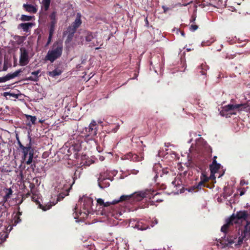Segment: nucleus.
Listing matches in <instances>:
<instances>
[{
  "instance_id": "1",
  "label": "nucleus",
  "mask_w": 250,
  "mask_h": 250,
  "mask_svg": "<svg viewBox=\"0 0 250 250\" xmlns=\"http://www.w3.org/2000/svg\"><path fill=\"white\" fill-rule=\"evenodd\" d=\"M250 239V219L239 227L237 231L229 235L227 238H223L220 244L222 248L229 247L234 244L236 248L242 246L244 242Z\"/></svg>"
},
{
  "instance_id": "2",
  "label": "nucleus",
  "mask_w": 250,
  "mask_h": 250,
  "mask_svg": "<svg viewBox=\"0 0 250 250\" xmlns=\"http://www.w3.org/2000/svg\"><path fill=\"white\" fill-rule=\"evenodd\" d=\"M250 110V101L246 103L241 104H229L224 106L223 109L220 112V114L222 116H225L226 118L230 117L232 115H235L236 113L234 112L235 110Z\"/></svg>"
},
{
  "instance_id": "3",
  "label": "nucleus",
  "mask_w": 250,
  "mask_h": 250,
  "mask_svg": "<svg viewBox=\"0 0 250 250\" xmlns=\"http://www.w3.org/2000/svg\"><path fill=\"white\" fill-rule=\"evenodd\" d=\"M148 194V191H138L128 195H123L120 197L119 200H113L112 203L114 205L119 202L126 201L127 203L134 204L136 202L142 201L144 197H150V196L147 195Z\"/></svg>"
},
{
  "instance_id": "4",
  "label": "nucleus",
  "mask_w": 250,
  "mask_h": 250,
  "mask_svg": "<svg viewBox=\"0 0 250 250\" xmlns=\"http://www.w3.org/2000/svg\"><path fill=\"white\" fill-rule=\"evenodd\" d=\"M62 42L60 41L55 42L53 43L51 49L48 51L45 56V59L50 61L51 62H54L56 59L62 56Z\"/></svg>"
},
{
  "instance_id": "5",
  "label": "nucleus",
  "mask_w": 250,
  "mask_h": 250,
  "mask_svg": "<svg viewBox=\"0 0 250 250\" xmlns=\"http://www.w3.org/2000/svg\"><path fill=\"white\" fill-rule=\"evenodd\" d=\"M230 217L235 224L239 223V221H245L246 222L250 219V213L247 210H240L236 212L235 214H232Z\"/></svg>"
},
{
  "instance_id": "6",
  "label": "nucleus",
  "mask_w": 250,
  "mask_h": 250,
  "mask_svg": "<svg viewBox=\"0 0 250 250\" xmlns=\"http://www.w3.org/2000/svg\"><path fill=\"white\" fill-rule=\"evenodd\" d=\"M97 124L95 121L92 120L89 125L85 127L84 133L85 137L89 138V140H93L97 135Z\"/></svg>"
},
{
  "instance_id": "7",
  "label": "nucleus",
  "mask_w": 250,
  "mask_h": 250,
  "mask_svg": "<svg viewBox=\"0 0 250 250\" xmlns=\"http://www.w3.org/2000/svg\"><path fill=\"white\" fill-rule=\"evenodd\" d=\"M19 63L21 66L27 65L30 61L29 50L24 47L20 48Z\"/></svg>"
},
{
  "instance_id": "8",
  "label": "nucleus",
  "mask_w": 250,
  "mask_h": 250,
  "mask_svg": "<svg viewBox=\"0 0 250 250\" xmlns=\"http://www.w3.org/2000/svg\"><path fill=\"white\" fill-rule=\"evenodd\" d=\"M82 200H83V211L84 213L87 215L91 213L94 210L92 208L93 201L92 198L87 196H83Z\"/></svg>"
},
{
  "instance_id": "9",
  "label": "nucleus",
  "mask_w": 250,
  "mask_h": 250,
  "mask_svg": "<svg viewBox=\"0 0 250 250\" xmlns=\"http://www.w3.org/2000/svg\"><path fill=\"white\" fill-rule=\"evenodd\" d=\"M85 40L86 42H90L92 46H96L101 44V40L97 38V35L95 33H92L90 31H87L85 33Z\"/></svg>"
},
{
  "instance_id": "10",
  "label": "nucleus",
  "mask_w": 250,
  "mask_h": 250,
  "mask_svg": "<svg viewBox=\"0 0 250 250\" xmlns=\"http://www.w3.org/2000/svg\"><path fill=\"white\" fill-rule=\"evenodd\" d=\"M235 224V223L233 222V220L231 219L230 216L226 219L225 221V224L221 227V231L223 232L225 235L223 237H222L220 239H219V242H221V240L223 239V238L226 237L227 238L229 235H231V234H229L228 236H226L227 233L230 230L231 228L233 227V225ZM233 233H232V234Z\"/></svg>"
},
{
  "instance_id": "11",
  "label": "nucleus",
  "mask_w": 250,
  "mask_h": 250,
  "mask_svg": "<svg viewBox=\"0 0 250 250\" xmlns=\"http://www.w3.org/2000/svg\"><path fill=\"white\" fill-rule=\"evenodd\" d=\"M67 195L68 193H61L58 195L57 200L55 203H48V204L44 205H40V208L43 211H46L47 210L49 209L53 206H54L58 202V201H60L63 199L64 197Z\"/></svg>"
},
{
  "instance_id": "12",
  "label": "nucleus",
  "mask_w": 250,
  "mask_h": 250,
  "mask_svg": "<svg viewBox=\"0 0 250 250\" xmlns=\"http://www.w3.org/2000/svg\"><path fill=\"white\" fill-rule=\"evenodd\" d=\"M208 69V66L206 63H202L199 66L196 68L197 75L202 76V80L204 81L207 77V71Z\"/></svg>"
},
{
  "instance_id": "13",
  "label": "nucleus",
  "mask_w": 250,
  "mask_h": 250,
  "mask_svg": "<svg viewBox=\"0 0 250 250\" xmlns=\"http://www.w3.org/2000/svg\"><path fill=\"white\" fill-rule=\"evenodd\" d=\"M143 192H146L148 191L149 194L147 195L150 196V197H146V198H148L149 199H152V202H162L163 201V199L162 198H160L158 197L160 195V194L158 192H156L154 190H151V189H146L145 191Z\"/></svg>"
},
{
  "instance_id": "14",
  "label": "nucleus",
  "mask_w": 250,
  "mask_h": 250,
  "mask_svg": "<svg viewBox=\"0 0 250 250\" xmlns=\"http://www.w3.org/2000/svg\"><path fill=\"white\" fill-rule=\"evenodd\" d=\"M76 31L77 29L71 25L68 27L67 30L64 33V34L67 35L65 42L69 43L72 40Z\"/></svg>"
},
{
  "instance_id": "15",
  "label": "nucleus",
  "mask_w": 250,
  "mask_h": 250,
  "mask_svg": "<svg viewBox=\"0 0 250 250\" xmlns=\"http://www.w3.org/2000/svg\"><path fill=\"white\" fill-rule=\"evenodd\" d=\"M21 72L22 70L20 69L13 73H9L4 77H0V83L5 82L10 79L17 77Z\"/></svg>"
},
{
  "instance_id": "16",
  "label": "nucleus",
  "mask_w": 250,
  "mask_h": 250,
  "mask_svg": "<svg viewBox=\"0 0 250 250\" xmlns=\"http://www.w3.org/2000/svg\"><path fill=\"white\" fill-rule=\"evenodd\" d=\"M29 143L26 146V148L22 149V153L23 154V156L22 157V159L23 161H25L26 158L28 155H29L30 152L34 153V149L31 147V138L29 137Z\"/></svg>"
},
{
  "instance_id": "17",
  "label": "nucleus",
  "mask_w": 250,
  "mask_h": 250,
  "mask_svg": "<svg viewBox=\"0 0 250 250\" xmlns=\"http://www.w3.org/2000/svg\"><path fill=\"white\" fill-rule=\"evenodd\" d=\"M221 166L220 164L217 163L216 160L213 161L212 164L209 166L211 174H214L217 173Z\"/></svg>"
},
{
  "instance_id": "18",
  "label": "nucleus",
  "mask_w": 250,
  "mask_h": 250,
  "mask_svg": "<svg viewBox=\"0 0 250 250\" xmlns=\"http://www.w3.org/2000/svg\"><path fill=\"white\" fill-rule=\"evenodd\" d=\"M33 25L31 22L21 23L19 24L18 28H21L24 32H28Z\"/></svg>"
},
{
  "instance_id": "19",
  "label": "nucleus",
  "mask_w": 250,
  "mask_h": 250,
  "mask_svg": "<svg viewBox=\"0 0 250 250\" xmlns=\"http://www.w3.org/2000/svg\"><path fill=\"white\" fill-rule=\"evenodd\" d=\"M41 72L40 70L32 72L31 75L32 76L29 77L26 79L27 80L31 81L33 82H38L39 81V78L40 76L39 74Z\"/></svg>"
},
{
  "instance_id": "20",
  "label": "nucleus",
  "mask_w": 250,
  "mask_h": 250,
  "mask_svg": "<svg viewBox=\"0 0 250 250\" xmlns=\"http://www.w3.org/2000/svg\"><path fill=\"white\" fill-rule=\"evenodd\" d=\"M23 7L25 10L31 13L35 14L37 12V8L32 4H23Z\"/></svg>"
},
{
  "instance_id": "21",
  "label": "nucleus",
  "mask_w": 250,
  "mask_h": 250,
  "mask_svg": "<svg viewBox=\"0 0 250 250\" xmlns=\"http://www.w3.org/2000/svg\"><path fill=\"white\" fill-rule=\"evenodd\" d=\"M200 170L202 171L201 175L200 176L201 181L206 183L209 180V178L206 174L205 172L203 171L205 168V166L204 165H201L199 166H197Z\"/></svg>"
},
{
  "instance_id": "22",
  "label": "nucleus",
  "mask_w": 250,
  "mask_h": 250,
  "mask_svg": "<svg viewBox=\"0 0 250 250\" xmlns=\"http://www.w3.org/2000/svg\"><path fill=\"white\" fill-rule=\"evenodd\" d=\"M82 23L81 15L80 13H77L75 21L71 25L77 29L81 26Z\"/></svg>"
},
{
  "instance_id": "23",
  "label": "nucleus",
  "mask_w": 250,
  "mask_h": 250,
  "mask_svg": "<svg viewBox=\"0 0 250 250\" xmlns=\"http://www.w3.org/2000/svg\"><path fill=\"white\" fill-rule=\"evenodd\" d=\"M208 187V186L206 185V183L200 181V182L197 185H194L193 187H191L189 188V191H194L195 189H197L198 190L201 189L202 187Z\"/></svg>"
},
{
  "instance_id": "24",
  "label": "nucleus",
  "mask_w": 250,
  "mask_h": 250,
  "mask_svg": "<svg viewBox=\"0 0 250 250\" xmlns=\"http://www.w3.org/2000/svg\"><path fill=\"white\" fill-rule=\"evenodd\" d=\"M49 19L50 21V22L57 23V11L55 9L54 10H53L49 15Z\"/></svg>"
},
{
  "instance_id": "25",
  "label": "nucleus",
  "mask_w": 250,
  "mask_h": 250,
  "mask_svg": "<svg viewBox=\"0 0 250 250\" xmlns=\"http://www.w3.org/2000/svg\"><path fill=\"white\" fill-rule=\"evenodd\" d=\"M51 0H42V8L44 11H47L50 5Z\"/></svg>"
},
{
  "instance_id": "26",
  "label": "nucleus",
  "mask_w": 250,
  "mask_h": 250,
  "mask_svg": "<svg viewBox=\"0 0 250 250\" xmlns=\"http://www.w3.org/2000/svg\"><path fill=\"white\" fill-rule=\"evenodd\" d=\"M62 71L60 69H56L52 71L49 72V75L52 77H55L57 76H59L62 74Z\"/></svg>"
},
{
  "instance_id": "27",
  "label": "nucleus",
  "mask_w": 250,
  "mask_h": 250,
  "mask_svg": "<svg viewBox=\"0 0 250 250\" xmlns=\"http://www.w3.org/2000/svg\"><path fill=\"white\" fill-rule=\"evenodd\" d=\"M56 24L57 23L49 22V35H52V36L53 35L54 31H55V26H56Z\"/></svg>"
},
{
  "instance_id": "28",
  "label": "nucleus",
  "mask_w": 250,
  "mask_h": 250,
  "mask_svg": "<svg viewBox=\"0 0 250 250\" xmlns=\"http://www.w3.org/2000/svg\"><path fill=\"white\" fill-rule=\"evenodd\" d=\"M132 156L131 161L133 162H140L143 159V157L139 156L136 154H133Z\"/></svg>"
},
{
  "instance_id": "29",
  "label": "nucleus",
  "mask_w": 250,
  "mask_h": 250,
  "mask_svg": "<svg viewBox=\"0 0 250 250\" xmlns=\"http://www.w3.org/2000/svg\"><path fill=\"white\" fill-rule=\"evenodd\" d=\"M3 96L5 97H6L7 96H9L10 97H12L15 99H17L19 98V94H16L12 92H4L3 93Z\"/></svg>"
},
{
  "instance_id": "30",
  "label": "nucleus",
  "mask_w": 250,
  "mask_h": 250,
  "mask_svg": "<svg viewBox=\"0 0 250 250\" xmlns=\"http://www.w3.org/2000/svg\"><path fill=\"white\" fill-rule=\"evenodd\" d=\"M26 117L27 120H30V122L32 123V125H35L36 124V121L37 120V118L36 116H31L29 115H26Z\"/></svg>"
},
{
  "instance_id": "31",
  "label": "nucleus",
  "mask_w": 250,
  "mask_h": 250,
  "mask_svg": "<svg viewBox=\"0 0 250 250\" xmlns=\"http://www.w3.org/2000/svg\"><path fill=\"white\" fill-rule=\"evenodd\" d=\"M105 179L104 177H103L102 176V174L101 173L100 174L98 178V185L100 188H103L104 187L102 185V182L103 181H104Z\"/></svg>"
},
{
  "instance_id": "32",
  "label": "nucleus",
  "mask_w": 250,
  "mask_h": 250,
  "mask_svg": "<svg viewBox=\"0 0 250 250\" xmlns=\"http://www.w3.org/2000/svg\"><path fill=\"white\" fill-rule=\"evenodd\" d=\"M171 173V170L168 168H163L162 170V172L160 173V176L162 177L164 175H169Z\"/></svg>"
},
{
  "instance_id": "33",
  "label": "nucleus",
  "mask_w": 250,
  "mask_h": 250,
  "mask_svg": "<svg viewBox=\"0 0 250 250\" xmlns=\"http://www.w3.org/2000/svg\"><path fill=\"white\" fill-rule=\"evenodd\" d=\"M32 18H33V17L30 16H27V15H22L21 16L20 20L21 21H31L32 20Z\"/></svg>"
},
{
  "instance_id": "34",
  "label": "nucleus",
  "mask_w": 250,
  "mask_h": 250,
  "mask_svg": "<svg viewBox=\"0 0 250 250\" xmlns=\"http://www.w3.org/2000/svg\"><path fill=\"white\" fill-rule=\"evenodd\" d=\"M3 191L6 193L5 195L6 196V197H8L9 198L13 192L11 188H5L3 189Z\"/></svg>"
},
{
  "instance_id": "35",
  "label": "nucleus",
  "mask_w": 250,
  "mask_h": 250,
  "mask_svg": "<svg viewBox=\"0 0 250 250\" xmlns=\"http://www.w3.org/2000/svg\"><path fill=\"white\" fill-rule=\"evenodd\" d=\"M25 38L23 36H17L15 38V40H16L18 44H21V43H23Z\"/></svg>"
},
{
  "instance_id": "36",
  "label": "nucleus",
  "mask_w": 250,
  "mask_h": 250,
  "mask_svg": "<svg viewBox=\"0 0 250 250\" xmlns=\"http://www.w3.org/2000/svg\"><path fill=\"white\" fill-rule=\"evenodd\" d=\"M34 156L33 152H30L29 155L28 156V159L27 161L26 162V164L27 165H30L33 161V158Z\"/></svg>"
},
{
  "instance_id": "37",
  "label": "nucleus",
  "mask_w": 250,
  "mask_h": 250,
  "mask_svg": "<svg viewBox=\"0 0 250 250\" xmlns=\"http://www.w3.org/2000/svg\"><path fill=\"white\" fill-rule=\"evenodd\" d=\"M21 221V219L20 218V216L16 215L14 217V224L15 225H17V224L20 223Z\"/></svg>"
},
{
  "instance_id": "38",
  "label": "nucleus",
  "mask_w": 250,
  "mask_h": 250,
  "mask_svg": "<svg viewBox=\"0 0 250 250\" xmlns=\"http://www.w3.org/2000/svg\"><path fill=\"white\" fill-rule=\"evenodd\" d=\"M238 190L240 192V193H239L240 195L242 196L245 194L247 189L245 188H239L238 189Z\"/></svg>"
},
{
  "instance_id": "39",
  "label": "nucleus",
  "mask_w": 250,
  "mask_h": 250,
  "mask_svg": "<svg viewBox=\"0 0 250 250\" xmlns=\"http://www.w3.org/2000/svg\"><path fill=\"white\" fill-rule=\"evenodd\" d=\"M7 61L5 59L4 61V64L3 67L2 66V71H6L8 69V66H7Z\"/></svg>"
},
{
  "instance_id": "40",
  "label": "nucleus",
  "mask_w": 250,
  "mask_h": 250,
  "mask_svg": "<svg viewBox=\"0 0 250 250\" xmlns=\"http://www.w3.org/2000/svg\"><path fill=\"white\" fill-rule=\"evenodd\" d=\"M8 199H9V197H6V196L4 195L3 197L2 201L0 202V204H2L3 205L8 201Z\"/></svg>"
},
{
  "instance_id": "41",
  "label": "nucleus",
  "mask_w": 250,
  "mask_h": 250,
  "mask_svg": "<svg viewBox=\"0 0 250 250\" xmlns=\"http://www.w3.org/2000/svg\"><path fill=\"white\" fill-rule=\"evenodd\" d=\"M198 28V26L195 24H191L190 27V30L192 31H195Z\"/></svg>"
},
{
  "instance_id": "42",
  "label": "nucleus",
  "mask_w": 250,
  "mask_h": 250,
  "mask_svg": "<svg viewBox=\"0 0 250 250\" xmlns=\"http://www.w3.org/2000/svg\"><path fill=\"white\" fill-rule=\"evenodd\" d=\"M137 228L138 229H140V230H145L147 228V227L146 226H143L142 225H140L139 224H138V225H136Z\"/></svg>"
},
{
  "instance_id": "43",
  "label": "nucleus",
  "mask_w": 250,
  "mask_h": 250,
  "mask_svg": "<svg viewBox=\"0 0 250 250\" xmlns=\"http://www.w3.org/2000/svg\"><path fill=\"white\" fill-rule=\"evenodd\" d=\"M31 199H32V200L35 202H36L37 203V204H39V207L40 208H40V205H41L40 202H39V201L36 199L35 196L34 195H33V196H32L31 197Z\"/></svg>"
},
{
  "instance_id": "44",
  "label": "nucleus",
  "mask_w": 250,
  "mask_h": 250,
  "mask_svg": "<svg viewBox=\"0 0 250 250\" xmlns=\"http://www.w3.org/2000/svg\"><path fill=\"white\" fill-rule=\"evenodd\" d=\"M97 204L101 206H103L104 204V200L101 198H99L97 200Z\"/></svg>"
},
{
  "instance_id": "45",
  "label": "nucleus",
  "mask_w": 250,
  "mask_h": 250,
  "mask_svg": "<svg viewBox=\"0 0 250 250\" xmlns=\"http://www.w3.org/2000/svg\"><path fill=\"white\" fill-rule=\"evenodd\" d=\"M133 153H132L131 152H129V153H127L126 155H125V158L127 159H130L131 161V159H132L131 155H133Z\"/></svg>"
},
{
  "instance_id": "46",
  "label": "nucleus",
  "mask_w": 250,
  "mask_h": 250,
  "mask_svg": "<svg viewBox=\"0 0 250 250\" xmlns=\"http://www.w3.org/2000/svg\"><path fill=\"white\" fill-rule=\"evenodd\" d=\"M29 196H30V192H28L26 194L23 195V196L22 197V200L20 202V203L19 204H21L23 199H25L26 198H28V197H29Z\"/></svg>"
},
{
  "instance_id": "47",
  "label": "nucleus",
  "mask_w": 250,
  "mask_h": 250,
  "mask_svg": "<svg viewBox=\"0 0 250 250\" xmlns=\"http://www.w3.org/2000/svg\"><path fill=\"white\" fill-rule=\"evenodd\" d=\"M52 36H53L52 35H49L47 42L45 46H48L50 44V43L51 41V40H52Z\"/></svg>"
},
{
  "instance_id": "48",
  "label": "nucleus",
  "mask_w": 250,
  "mask_h": 250,
  "mask_svg": "<svg viewBox=\"0 0 250 250\" xmlns=\"http://www.w3.org/2000/svg\"><path fill=\"white\" fill-rule=\"evenodd\" d=\"M111 204H113L112 203V202H107L106 203H104V204L103 206H104V207H108V206H109Z\"/></svg>"
},
{
  "instance_id": "49",
  "label": "nucleus",
  "mask_w": 250,
  "mask_h": 250,
  "mask_svg": "<svg viewBox=\"0 0 250 250\" xmlns=\"http://www.w3.org/2000/svg\"><path fill=\"white\" fill-rule=\"evenodd\" d=\"M2 57L0 56V71H2Z\"/></svg>"
},
{
  "instance_id": "50",
  "label": "nucleus",
  "mask_w": 250,
  "mask_h": 250,
  "mask_svg": "<svg viewBox=\"0 0 250 250\" xmlns=\"http://www.w3.org/2000/svg\"><path fill=\"white\" fill-rule=\"evenodd\" d=\"M18 143H19V145L20 147L22 150L24 149V148H26V146H24L23 145H22V144L19 141H18Z\"/></svg>"
},
{
  "instance_id": "51",
  "label": "nucleus",
  "mask_w": 250,
  "mask_h": 250,
  "mask_svg": "<svg viewBox=\"0 0 250 250\" xmlns=\"http://www.w3.org/2000/svg\"><path fill=\"white\" fill-rule=\"evenodd\" d=\"M18 212H17V214L16 215L20 216L21 215H22V212L20 211V208L19 207H18Z\"/></svg>"
},
{
  "instance_id": "52",
  "label": "nucleus",
  "mask_w": 250,
  "mask_h": 250,
  "mask_svg": "<svg viewBox=\"0 0 250 250\" xmlns=\"http://www.w3.org/2000/svg\"><path fill=\"white\" fill-rule=\"evenodd\" d=\"M162 8L164 10V13H166V12H167L168 10H169V8L167 7H166V6H162Z\"/></svg>"
},
{
  "instance_id": "53",
  "label": "nucleus",
  "mask_w": 250,
  "mask_h": 250,
  "mask_svg": "<svg viewBox=\"0 0 250 250\" xmlns=\"http://www.w3.org/2000/svg\"><path fill=\"white\" fill-rule=\"evenodd\" d=\"M196 17L194 16H192L191 19H190V22H193L195 21Z\"/></svg>"
},
{
  "instance_id": "54",
  "label": "nucleus",
  "mask_w": 250,
  "mask_h": 250,
  "mask_svg": "<svg viewBox=\"0 0 250 250\" xmlns=\"http://www.w3.org/2000/svg\"><path fill=\"white\" fill-rule=\"evenodd\" d=\"M78 171L77 170H76L74 173V177H73V179H74V180H75V178H77V172Z\"/></svg>"
},
{
  "instance_id": "55",
  "label": "nucleus",
  "mask_w": 250,
  "mask_h": 250,
  "mask_svg": "<svg viewBox=\"0 0 250 250\" xmlns=\"http://www.w3.org/2000/svg\"><path fill=\"white\" fill-rule=\"evenodd\" d=\"M198 104L199 105V107H202V108H204L205 106V104H202L201 105H200V103L199 102L198 103Z\"/></svg>"
},
{
  "instance_id": "56",
  "label": "nucleus",
  "mask_w": 250,
  "mask_h": 250,
  "mask_svg": "<svg viewBox=\"0 0 250 250\" xmlns=\"http://www.w3.org/2000/svg\"><path fill=\"white\" fill-rule=\"evenodd\" d=\"M36 167V165L35 164H32L31 166V167L32 168V169H34V168Z\"/></svg>"
},
{
  "instance_id": "57",
  "label": "nucleus",
  "mask_w": 250,
  "mask_h": 250,
  "mask_svg": "<svg viewBox=\"0 0 250 250\" xmlns=\"http://www.w3.org/2000/svg\"><path fill=\"white\" fill-rule=\"evenodd\" d=\"M158 178V175L157 174H156V175L154 176V179L155 180V182H156V179Z\"/></svg>"
},
{
  "instance_id": "58",
  "label": "nucleus",
  "mask_w": 250,
  "mask_h": 250,
  "mask_svg": "<svg viewBox=\"0 0 250 250\" xmlns=\"http://www.w3.org/2000/svg\"><path fill=\"white\" fill-rule=\"evenodd\" d=\"M245 181H244V180H242V181H241V182H240V184H241V185H243L244 184H245Z\"/></svg>"
},
{
  "instance_id": "59",
  "label": "nucleus",
  "mask_w": 250,
  "mask_h": 250,
  "mask_svg": "<svg viewBox=\"0 0 250 250\" xmlns=\"http://www.w3.org/2000/svg\"><path fill=\"white\" fill-rule=\"evenodd\" d=\"M216 159H217V156H214L213 157V161L216 160Z\"/></svg>"
},
{
  "instance_id": "60",
  "label": "nucleus",
  "mask_w": 250,
  "mask_h": 250,
  "mask_svg": "<svg viewBox=\"0 0 250 250\" xmlns=\"http://www.w3.org/2000/svg\"><path fill=\"white\" fill-rule=\"evenodd\" d=\"M98 124H101L102 123H103V122L101 120H99L98 121Z\"/></svg>"
},
{
  "instance_id": "61",
  "label": "nucleus",
  "mask_w": 250,
  "mask_h": 250,
  "mask_svg": "<svg viewBox=\"0 0 250 250\" xmlns=\"http://www.w3.org/2000/svg\"><path fill=\"white\" fill-rule=\"evenodd\" d=\"M1 141H2V138H1V137L0 136V145L1 144Z\"/></svg>"
},
{
  "instance_id": "62",
  "label": "nucleus",
  "mask_w": 250,
  "mask_h": 250,
  "mask_svg": "<svg viewBox=\"0 0 250 250\" xmlns=\"http://www.w3.org/2000/svg\"><path fill=\"white\" fill-rule=\"evenodd\" d=\"M43 121H44L43 120H40L39 121V122L41 123H42L43 122Z\"/></svg>"
},
{
  "instance_id": "63",
  "label": "nucleus",
  "mask_w": 250,
  "mask_h": 250,
  "mask_svg": "<svg viewBox=\"0 0 250 250\" xmlns=\"http://www.w3.org/2000/svg\"><path fill=\"white\" fill-rule=\"evenodd\" d=\"M209 149H210V153H212V149H211L210 147H209Z\"/></svg>"
},
{
  "instance_id": "64",
  "label": "nucleus",
  "mask_w": 250,
  "mask_h": 250,
  "mask_svg": "<svg viewBox=\"0 0 250 250\" xmlns=\"http://www.w3.org/2000/svg\"><path fill=\"white\" fill-rule=\"evenodd\" d=\"M115 5H116V6H120V7H121V6L119 5V4H118V3H116V4H115Z\"/></svg>"
}]
</instances>
